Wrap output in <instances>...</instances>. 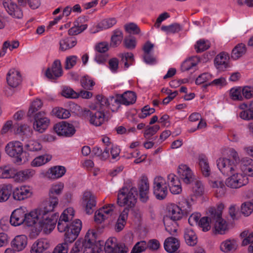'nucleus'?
Segmentation results:
<instances>
[{"instance_id":"f257e3e1","label":"nucleus","mask_w":253,"mask_h":253,"mask_svg":"<svg viewBox=\"0 0 253 253\" xmlns=\"http://www.w3.org/2000/svg\"><path fill=\"white\" fill-rule=\"evenodd\" d=\"M75 211L71 207L66 209L61 213L58 223L57 228L60 232H65V240L73 242L78 236L81 229L82 222L76 219L71 222L74 217Z\"/></svg>"},{"instance_id":"f03ea898","label":"nucleus","mask_w":253,"mask_h":253,"mask_svg":"<svg viewBox=\"0 0 253 253\" xmlns=\"http://www.w3.org/2000/svg\"><path fill=\"white\" fill-rule=\"evenodd\" d=\"M48 218L42 209H34L29 212L27 211L26 225L34 227L35 230L31 234V236L37 237L42 230L45 233H50L55 228V219Z\"/></svg>"},{"instance_id":"7ed1b4c3","label":"nucleus","mask_w":253,"mask_h":253,"mask_svg":"<svg viewBox=\"0 0 253 253\" xmlns=\"http://www.w3.org/2000/svg\"><path fill=\"white\" fill-rule=\"evenodd\" d=\"M97 234L94 229H89L84 239H79L75 243L71 253H101L102 245L96 241Z\"/></svg>"},{"instance_id":"20e7f679","label":"nucleus","mask_w":253,"mask_h":253,"mask_svg":"<svg viewBox=\"0 0 253 253\" xmlns=\"http://www.w3.org/2000/svg\"><path fill=\"white\" fill-rule=\"evenodd\" d=\"M183 216L181 208L176 205L170 204L167 207V210L164 217L163 221L165 229L171 235H174L177 230V221Z\"/></svg>"},{"instance_id":"39448f33","label":"nucleus","mask_w":253,"mask_h":253,"mask_svg":"<svg viewBox=\"0 0 253 253\" xmlns=\"http://www.w3.org/2000/svg\"><path fill=\"white\" fill-rule=\"evenodd\" d=\"M137 191L134 187L124 186L118 192L117 203L121 207H133L136 203Z\"/></svg>"},{"instance_id":"423d86ee","label":"nucleus","mask_w":253,"mask_h":253,"mask_svg":"<svg viewBox=\"0 0 253 253\" xmlns=\"http://www.w3.org/2000/svg\"><path fill=\"white\" fill-rule=\"evenodd\" d=\"M153 192L157 199L159 200L165 199L168 194L166 179L161 175L156 176L153 181Z\"/></svg>"},{"instance_id":"0eeeda50","label":"nucleus","mask_w":253,"mask_h":253,"mask_svg":"<svg viewBox=\"0 0 253 253\" xmlns=\"http://www.w3.org/2000/svg\"><path fill=\"white\" fill-rule=\"evenodd\" d=\"M116 206L113 204L105 205L97 210L94 214V220L97 223H101L106 219L117 214Z\"/></svg>"},{"instance_id":"6e6552de","label":"nucleus","mask_w":253,"mask_h":253,"mask_svg":"<svg viewBox=\"0 0 253 253\" xmlns=\"http://www.w3.org/2000/svg\"><path fill=\"white\" fill-rule=\"evenodd\" d=\"M6 153L10 157L14 158L17 163L22 162L21 155L23 152V145L19 141L9 142L5 146Z\"/></svg>"},{"instance_id":"1a4fd4ad","label":"nucleus","mask_w":253,"mask_h":253,"mask_svg":"<svg viewBox=\"0 0 253 253\" xmlns=\"http://www.w3.org/2000/svg\"><path fill=\"white\" fill-rule=\"evenodd\" d=\"M209 183L210 186L214 189V193L217 198L223 197L226 191V188L224 184L223 179L218 175H208Z\"/></svg>"},{"instance_id":"9d476101","label":"nucleus","mask_w":253,"mask_h":253,"mask_svg":"<svg viewBox=\"0 0 253 253\" xmlns=\"http://www.w3.org/2000/svg\"><path fill=\"white\" fill-rule=\"evenodd\" d=\"M218 169L223 174H239V170L237 165L230 159L225 158H220L216 161Z\"/></svg>"},{"instance_id":"9b49d317","label":"nucleus","mask_w":253,"mask_h":253,"mask_svg":"<svg viewBox=\"0 0 253 253\" xmlns=\"http://www.w3.org/2000/svg\"><path fill=\"white\" fill-rule=\"evenodd\" d=\"M27 209L20 207L14 210L11 213L9 222L11 225L18 226L23 224L26 225Z\"/></svg>"},{"instance_id":"f8f14e48","label":"nucleus","mask_w":253,"mask_h":253,"mask_svg":"<svg viewBox=\"0 0 253 253\" xmlns=\"http://www.w3.org/2000/svg\"><path fill=\"white\" fill-rule=\"evenodd\" d=\"M250 175H230L225 180L226 185L232 189H237L246 185L249 182ZM253 176V175H250Z\"/></svg>"},{"instance_id":"ddd939ff","label":"nucleus","mask_w":253,"mask_h":253,"mask_svg":"<svg viewBox=\"0 0 253 253\" xmlns=\"http://www.w3.org/2000/svg\"><path fill=\"white\" fill-rule=\"evenodd\" d=\"M50 120L46 116L44 112H39L36 114L33 122V128L39 133H43L47 128Z\"/></svg>"},{"instance_id":"4468645a","label":"nucleus","mask_w":253,"mask_h":253,"mask_svg":"<svg viewBox=\"0 0 253 253\" xmlns=\"http://www.w3.org/2000/svg\"><path fill=\"white\" fill-rule=\"evenodd\" d=\"M59 203L58 198L54 196H50L48 200L45 202L44 207L42 209L44 211V214L49 219H55V225L57 221L58 215L56 213H52Z\"/></svg>"},{"instance_id":"2eb2a0df","label":"nucleus","mask_w":253,"mask_h":253,"mask_svg":"<svg viewBox=\"0 0 253 253\" xmlns=\"http://www.w3.org/2000/svg\"><path fill=\"white\" fill-rule=\"evenodd\" d=\"M104 251L106 253H126L128 249L119 244L116 238L110 237L105 242Z\"/></svg>"},{"instance_id":"dca6fc26","label":"nucleus","mask_w":253,"mask_h":253,"mask_svg":"<svg viewBox=\"0 0 253 253\" xmlns=\"http://www.w3.org/2000/svg\"><path fill=\"white\" fill-rule=\"evenodd\" d=\"M33 189L28 185H21L14 189L12 192V197L17 201H22L32 197Z\"/></svg>"},{"instance_id":"f3484780","label":"nucleus","mask_w":253,"mask_h":253,"mask_svg":"<svg viewBox=\"0 0 253 253\" xmlns=\"http://www.w3.org/2000/svg\"><path fill=\"white\" fill-rule=\"evenodd\" d=\"M211 217L213 222V231L215 234L219 235L225 234L229 229V225L227 221L220 216V213Z\"/></svg>"},{"instance_id":"a211bd4d","label":"nucleus","mask_w":253,"mask_h":253,"mask_svg":"<svg viewBox=\"0 0 253 253\" xmlns=\"http://www.w3.org/2000/svg\"><path fill=\"white\" fill-rule=\"evenodd\" d=\"M53 128L58 135L66 137L72 136L76 131L73 125L65 122L55 124Z\"/></svg>"},{"instance_id":"6ab92c4d","label":"nucleus","mask_w":253,"mask_h":253,"mask_svg":"<svg viewBox=\"0 0 253 253\" xmlns=\"http://www.w3.org/2000/svg\"><path fill=\"white\" fill-rule=\"evenodd\" d=\"M138 194L140 200L146 203L149 199V183L146 176H143L138 182Z\"/></svg>"},{"instance_id":"aec40b11","label":"nucleus","mask_w":253,"mask_h":253,"mask_svg":"<svg viewBox=\"0 0 253 253\" xmlns=\"http://www.w3.org/2000/svg\"><path fill=\"white\" fill-rule=\"evenodd\" d=\"M82 204L85 208L86 213L91 214L96 205L95 196L91 192L85 191L83 196Z\"/></svg>"},{"instance_id":"412c9836","label":"nucleus","mask_w":253,"mask_h":253,"mask_svg":"<svg viewBox=\"0 0 253 253\" xmlns=\"http://www.w3.org/2000/svg\"><path fill=\"white\" fill-rule=\"evenodd\" d=\"M3 6L8 14L14 18L21 19L23 17V11L11 0H6Z\"/></svg>"},{"instance_id":"4be33fe9","label":"nucleus","mask_w":253,"mask_h":253,"mask_svg":"<svg viewBox=\"0 0 253 253\" xmlns=\"http://www.w3.org/2000/svg\"><path fill=\"white\" fill-rule=\"evenodd\" d=\"M181 178L178 175H168L167 180L169 190L172 194H179L182 192Z\"/></svg>"},{"instance_id":"5701e85b","label":"nucleus","mask_w":253,"mask_h":253,"mask_svg":"<svg viewBox=\"0 0 253 253\" xmlns=\"http://www.w3.org/2000/svg\"><path fill=\"white\" fill-rule=\"evenodd\" d=\"M62 70L61 62L58 60L54 61L52 66L47 69L45 75L50 80H55L61 76Z\"/></svg>"},{"instance_id":"b1692460","label":"nucleus","mask_w":253,"mask_h":253,"mask_svg":"<svg viewBox=\"0 0 253 253\" xmlns=\"http://www.w3.org/2000/svg\"><path fill=\"white\" fill-rule=\"evenodd\" d=\"M239 108L242 110L239 115L242 119L246 121L253 119V101L242 103L239 106Z\"/></svg>"},{"instance_id":"393cba45","label":"nucleus","mask_w":253,"mask_h":253,"mask_svg":"<svg viewBox=\"0 0 253 253\" xmlns=\"http://www.w3.org/2000/svg\"><path fill=\"white\" fill-rule=\"evenodd\" d=\"M50 247L49 241L46 239L36 240L31 246L30 253H42Z\"/></svg>"},{"instance_id":"a878e982","label":"nucleus","mask_w":253,"mask_h":253,"mask_svg":"<svg viewBox=\"0 0 253 253\" xmlns=\"http://www.w3.org/2000/svg\"><path fill=\"white\" fill-rule=\"evenodd\" d=\"M6 80L9 86L16 87L22 81L20 72L14 69L10 70L7 74Z\"/></svg>"},{"instance_id":"bb28decb","label":"nucleus","mask_w":253,"mask_h":253,"mask_svg":"<svg viewBox=\"0 0 253 253\" xmlns=\"http://www.w3.org/2000/svg\"><path fill=\"white\" fill-rule=\"evenodd\" d=\"M117 23V20L115 18H108L104 19L99 22L95 28L91 29V33L95 34L100 31L109 29Z\"/></svg>"},{"instance_id":"cd10ccee","label":"nucleus","mask_w":253,"mask_h":253,"mask_svg":"<svg viewBox=\"0 0 253 253\" xmlns=\"http://www.w3.org/2000/svg\"><path fill=\"white\" fill-rule=\"evenodd\" d=\"M28 239L26 236L20 235L16 236L11 241L13 249L17 252L23 251L27 246Z\"/></svg>"},{"instance_id":"c85d7f7f","label":"nucleus","mask_w":253,"mask_h":253,"mask_svg":"<svg viewBox=\"0 0 253 253\" xmlns=\"http://www.w3.org/2000/svg\"><path fill=\"white\" fill-rule=\"evenodd\" d=\"M237 169L240 171L239 174L241 172L244 174L248 172L253 174V160L249 158H242L240 163L237 165Z\"/></svg>"},{"instance_id":"c756f323","label":"nucleus","mask_w":253,"mask_h":253,"mask_svg":"<svg viewBox=\"0 0 253 253\" xmlns=\"http://www.w3.org/2000/svg\"><path fill=\"white\" fill-rule=\"evenodd\" d=\"M229 56L225 52H222L217 55L215 59L214 63L216 68L220 70H224L228 66Z\"/></svg>"},{"instance_id":"7c9ffc66","label":"nucleus","mask_w":253,"mask_h":253,"mask_svg":"<svg viewBox=\"0 0 253 253\" xmlns=\"http://www.w3.org/2000/svg\"><path fill=\"white\" fill-rule=\"evenodd\" d=\"M179 240L174 237L167 238L164 242V246L165 250L169 253L176 251L179 247Z\"/></svg>"},{"instance_id":"2f4dec72","label":"nucleus","mask_w":253,"mask_h":253,"mask_svg":"<svg viewBox=\"0 0 253 253\" xmlns=\"http://www.w3.org/2000/svg\"><path fill=\"white\" fill-rule=\"evenodd\" d=\"M237 248V242L236 240L233 239H227L222 242L220 245V250L225 253L234 251Z\"/></svg>"},{"instance_id":"473e14b6","label":"nucleus","mask_w":253,"mask_h":253,"mask_svg":"<svg viewBox=\"0 0 253 253\" xmlns=\"http://www.w3.org/2000/svg\"><path fill=\"white\" fill-rule=\"evenodd\" d=\"M192 194L191 200L193 202L195 201L193 197L196 198H200L205 194V189L204 185L199 179L198 181H195V183L192 187Z\"/></svg>"},{"instance_id":"72a5a7b5","label":"nucleus","mask_w":253,"mask_h":253,"mask_svg":"<svg viewBox=\"0 0 253 253\" xmlns=\"http://www.w3.org/2000/svg\"><path fill=\"white\" fill-rule=\"evenodd\" d=\"M199 61V58L197 56H193L187 59L182 63L181 70L183 72L191 70L196 67Z\"/></svg>"},{"instance_id":"f704fd0d","label":"nucleus","mask_w":253,"mask_h":253,"mask_svg":"<svg viewBox=\"0 0 253 253\" xmlns=\"http://www.w3.org/2000/svg\"><path fill=\"white\" fill-rule=\"evenodd\" d=\"M12 187L10 184L3 185L0 188V202L7 201L12 195Z\"/></svg>"},{"instance_id":"c9c22d12","label":"nucleus","mask_w":253,"mask_h":253,"mask_svg":"<svg viewBox=\"0 0 253 253\" xmlns=\"http://www.w3.org/2000/svg\"><path fill=\"white\" fill-rule=\"evenodd\" d=\"M119 96L121 100L122 104L129 105L134 103L136 101V95L132 91H127L122 95Z\"/></svg>"},{"instance_id":"e433bc0d","label":"nucleus","mask_w":253,"mask_h":253,"mask_svg":"<svg viewBox=\"0 0 253 253\" xmlns=\"http://www.w3.org/2000/svg\"><path fill=\"white\" fill-rule=\"evenodd\" d=\"M77 44V41L74 38H64L59 42L60 49L65 51L74 47Z\"/></svg>"},{"instance_id":"4c0bfd02","label":"nucleus","mask_w":253,"mask_h":253,"mask_svg":"<svg viewBox=\"0 0 253 253\" xmlns=\"http://www.w3.org/2000/svg\"><path fill=\"white\" fill-rule=\"evenodd\" d=\"M128 209L125 208L120 213L116 225V229L118 231L122 230L125 227L128 217Z\"/></svg>"},{"instance_id":"58836bf2","label":"nucleus","mask_w":253,"mask_h":253,"mask_svg":"<svg viewBox=\"0 0 253 253\" xmlns=\"http://www.w3.org/2000/svg\"><path fill=\"white\" fill-rule=\"evenodd\" d=\"M104 113L97 111L94 114H90L89 122L95 126H99L104 122Z\"/></svg>"},{"instance_id":"ea45409f","label":"nucleus","mask_w":253,"mask_h":253,"mask_svg":"<svg viewBox=\"0 0 253 253\" xmlns=\"http://www.w3.org/2000/svg\"><path fill=\"white\" fill-rule=\"evenodd\" d=\"M184 238L186 243L191 246H194L197 242V236L193 229L187 228L184 233Z\"/></svg>"},{"instance_id":"a19ab883","label":"nucleus","mask_w":253,"mask_h":253,"mask_svg":"<svg viewBox=\"0 0 253 253\" xmlns=\"http://www.w3.org/2000/svg\"><path fill=\"white\" fill-rule=\"evenodd\" d=\"M246 52V45L243 43L237 44L232 50L231 57L236 60L242 56Z\"/></svg>"},{"instance_id":"79ce46f5","label":"nucleus","mask_w":253,"mask_h":253,"mask_svg":"<svg viewBox=\"0 0 253 253\" xmlns=\"http://www.w3.org/2000/svg\"><path fill=\"white\" fill-rule=\"evenodd\" d=\"M31 175H8L6 176H0L3 179H11L15 183H21L28 181L31 178Z\"/></svg>"},{"instance_id":"37998d69","label":"nucleus","mask_w":253,"mask_h":253,"mask_svg":"<svg viewBox=\"0 0 253 253\" xmlns=\"http://www.w3.org/2000/svg\"><path fill=\"white\" fill-rule=\"evenodd\" d=\"M51 159V156L49 155L39 156L32 161L31 165L33 167H40L50 161Z\"/></svg>"},{"instance_id":"c03bdc74","label":"nucleus","mask_w":253,"mask_h":253,"mask_svg":"<svg viewBox=\"0 0 253 253\" xmlns=\"http://www.w3.org/2000/svg\"><path fill=\"white\" fill-rule=\"evenodd\" d=\"M52 112L53 115L61 119H66L70 116V112L61 107H55L53 108Z\"/></svg>"},{"instance_id":"a18cd8bd","label":"nucleus","mask_w":253,"mask_h":253,"mask_svg":"<svg viewBox=\"0 0 253 253\" xmlns=\"http://www.w3.org/2000/svg\"><path fill=\"white\" fill-rule=\"evenodd\" d=\"M229 97L234 101H241L243 98L242 95V87L236 86L229 90Z\"/></svg>"},{"instance_id":"49530a36","label":"nucleus","mask_w":253,"mask_h":253,"mask_svg":"<svg viewBox=\"0 0 253 253\" xmlns=\"http://www.w3.org/2000/svg\"><path fill=\"white\" fill-rule=\"evenodd\" d=\"M199 166L203 174H209L211 171L208 158L206 156L202 155L199 156Z\"/></svg>"},{"instance_id":"de8ad7c7","label":"nucleus","mask_w":253,"mask_h":253,"mask_svg":"<svg viewBox=\"0 0 253 253\" xmlns=\"http://www.w3.org/2000/svg\"><path fill=\"white\" fill-rule=\"evenodd\" d=\"M123 38V32L120 30H115L111 37V44L113 46H118L121 43Z\"/></svg>"},{"instance_id":"09e8293b","label":"nucleus","mask_w":253,"mask_h":253,"mask_svg":"<svg viewBox=\"0 0 253 253\" xmlns=\"http://www.w3.org/2000/svg\"><path fill=\"white\" fill-rule=\"evenodd\" d=\"M210 42L208 40L201 39L198 41L195 45V48L197 52H202L209 49L210 47Z\"/></svg>"},{"instance_id":"8fccbe9b","label":"nucleus","mask_w":253,"mask_h":253,"mask_svg":"<svg viewBox=\"0 0 253 253\" xmlns=\"http://www.w3.org/2000/svg\"><path fill=\"white\" fill-rule=\"evenodd\" d=\"M119 56L121 58V61L124 62L126 68H128L134 60L133 55L131 52L121 53Z\"/></svg>"},{"instance_id":"3c124183","label":"nucleus","mask_w":253,"mask_h":253,"mask_svg":"<svg viewBox=\"0 0 253 253\" xmlns=\"http://www.w3.org/2000/svg\"><path fill=\"white\" fill-rule=\"evenodd\" d=\"M212 219L211 217L204 216L200 218L199 223L198 225L202 228V230L204 232L208 231L211 229V222Z\"/></svg>"},{"instance_id":"603ef678","label":"nucleus","mask_w":253,"mask_h":253,"mask_svg":"<svg viewBox=\"0 0 253 253\" xmlns=\"http://www.w3.org/2000/svg\"><path fill=\"white\" fill-rule=\"evenodd\" d=\"M110 103L109 105V108L112 111L116 112L118 111L122 104L121 100L119 98V96L115 97L111 96L110 97Z\"/></svg>"},{"instance_id":"864d4df0","label":"nucleus","mask_w":253,"mask_h":253,"mask_svg":"<svg viewBox=\"0 0 253 253\" xmlns=\"http://www.w3.org/2000/svg\"><path fill=\"white\" fill-rule=\"evenodd\" d=\"M92 153L103 160H106L109 157V149L107 147L102 152V149L99 147L95 146L92 150Z\"/></svg>"},{"instance_id":"5fc2aeb1","label":"nucleus","mask_w":253,"mask_h":253,"mask_svg":"<svg viewBox=\"0 0 253 253\" xmlns=\"http://www.w3.org/2000/svg\"><path fill=\"white\" fill-rule=\"evenodd\" d=\"M161 30L167 34H170L178 33L181 30V27L179 24L174 23L169 26H163Z\"/></svg>"},{"instance_id":"6e6d98bb","label":"nucleus","mask_w":253,"mask_h":253,"mask_svg":"<svg viewBox=\"0 0 253 253\" xmlns=\"http://www.w3.org/2000/svg\"><path fill=\"white\" fill-rule=\"evenodd\" d=\"M160 129L159 125H156L153 126H147L144 131V136L146 138L152 137Z\"/></svg>"},{"instance_id":"4d7b16f0","label":"nucleus","mask_w":253,"mask_h":253,"mask_svg":"<svg viewBox=\"0 0 253 253\" xmlns=\"http://www.w3.org/2000/svg\"><path fill=\"white\" fill-rule=\"evenodd\" d=\"M61 94L66 98H76L79 97L78 93L68 86H64L63 87Z\"/></svg>"},{"instance_id":"13d9d810","label":"nucleus","mask_w":253,"mask_h":253,"mask_svg":"<svg viewBox=\"0 0 253 253\" xmlns=\"http://www.w3.org/2000/svg\"><path fill=\"white\" fill-rule=\"evenodd\" d=\"M63 188L64 184L62 183H59L52 185L49 189V196H54V195H60L63 191Z\"/></svg>"},{"instance_id":"bf43d9fd","label":"nucleus","mask_w":253,"mask_h":253,"mask_svg":"<svg viewBox=\"0 0 253 253\" xmlns=\"http://www.w3.org/2000/svg\"><path fill=\"white\" fill-rule=\"evenodd\" d=\"M242 238H244L242 241V245L247 246L253 243V232L244 231L240 234Z\"/></svg>"},{"instance_id":"052dcab7","label":"nucleus","mask_w":253,"mask_h":253,"mask_svg":"<svg viewBox=\"0 0 253 253\" xmlns=\"http://www.w3.org/2000/svg\"><path fill=\"white\" fill-rule=\"evenodd\" d=\"M13 129L14 133L16 134H26L30 131V127L25 124L15 125Z\"/></svg>"},{"instance_id":"680f3d73","label":"nucleus","mask_w":253,"mask_h":253,"mask_svg":"<svg viewBox=\"0 0 253 253\" xmlns=\"http://www.w3.org/2000/svg\"><path fill=\"white\" fill-rule=\"evenodd\" d=\"M43 103L41 100L36 99L33 100L30 105L29 109L28 114L31 115L41 109Z\"/></svg>"},{"instance_id":"e2e57ef3","label":"nucleus","mask_w":253,"mask_h":253,"mask_svg":"<svg viewBox=\"0 0 253 253\" xmlns=\"http://www.w3.org/2000/svg\"><path fill=\"white\" fill-rule=\"evenodd\" d=\"M147 247V244L145 241L138 242L134 245L130 253H141L146 250Z\"/></svg>"},{"instance_id":"0e129e2a","label":"nucleus","mask_w":253,"mask_h":253,"mask_svg":"<svg viewBox=\"0 0 253 253\" xmlns=\"http://www.w3.org/2000/svg\"><path fill=\"white\" fill-rule=\"evenodd\" d=\"M81 85L85 89L90 90L94 85V82L89 77L84 76L81 80Z\"/></svg>"},{"instance_id":"69168bd1","label":"nucleus","mask_w":253,"mask_h":253,"mask_svg":"<svg viewBox=\"0 0 253 253\" xmlns=\"http://www.w3.org/2000/svg\"><path fill=\"white\" fill-rule=\"evenodd\" d=\"M124 43L125 46L129 49H134L136 44V41L134 37L128 36L125 37Z\"/></svg>"},{"instance_id":"338daca9","label":"nucleus","mask_w":253,"mask_h":253,"mask_svg":"<svg viewBox=\"0 0 253 253\" xmlns=\"http://www.w3.org/2000/svg\"><path fill=\"white\" fill-rule=\"evenodd\" d=\"M87 27V25L86 24L75 25L68 30V34L70 35H77L84 31Z\"/></svg>"},{"instance_id":"774afa93","label":"nucleus","mask_w":253,"mask_h":253,"mask_svg":"<svg viewBox=\"0 0 253 253\" xmlns=\"http://www.w3.org/2000/svg\"><path fill=\"white\" fill-rule=\"evenodd\" d=\"M65 242L62 243L58 244L54 249L52 253H68V242L65 240Z\"/></svg>"}]
</instances>
